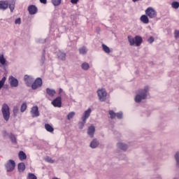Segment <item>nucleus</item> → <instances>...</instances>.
Masks as SVG:
<instances>
[{
    "label": "nucleus",
    "instance_id": "obj_1",
    "mask_svg": "<svg viewBox=\"0 0 179 179\" xmlns=\"http://www.w3.org/2000/svg\"><path fill=\"white\" fill-rule=\"evenodd\" d=\"M149 92V87L146 86L143 90H138L139 94H136L135 97V101L136 103H141L143 100H145L148 97V93Z\"/></svg>",
    "mask_w": 179,
    "mask_h": 179
},
{
    "label": "nucleus",
    "instance_id": "obj_2",
    "mask_svg": "<svg viewBox=\"0 0 179 179\" xmlns=\"http://www.w3.org/2000/svg\"><path fill=\"white\" fill-rule=\"evenodd\" d=\"M127 39L130 45H136V47H140L143 41L140 36H136L134 38L132 36H128Z\"/></svg>",
    "mask_w": 179,
    "mask_h": 179
},
{
    "label": "nucleus",
    "instance_id": "obj_3",
    "mask_svg": "<svg viewBox=\"0 0 179 179\" xmlns=\"http://www.w3.org/2000/svg\"><path fill=\"white\" fill-rule=\"evenodd\" d=\"M1 112H2V115L4 120L6 122H8L10 117V108L6 103H4L2 106Z\"/></svg>",
    "mask_w": 179,
    "mask_h": 179
},
{
    "label": "nucleus",
    "instance_id": "obj_4",
    "mask_svg": "<svg viewBox=\"0 0 179 179\" xmlns=\"http://www.w3.org/2000/svg\"><path fill=\"white\" fill-rule=\"evenodd\" d=\"M96 92H97V95H98V97H99V100L101 102L106 101L107 96H108V92L106 90V89H103V88L99 89Z\"/></svg>",
    "mask_w": 179,
    "mask_h": 179
},
{
    "label": "nucleus",
    "instance_id": "obj_5",
    "mask_svg": "<svg viewBox=\"0 0 179 179\" xmlns=\"http://www.w3.org/2000/svg\"><path fill=\"white\" fill-rule=\"evenodd\" d=\"M145 15L150 17V19H155L157 16V11L155 10L152 7L148 8L145 11Z\"/></svg>",
    "mask_w": 179,
    "mask_h": 179
},
{
    "label": "nucleus",
    "instance_id": "obj_6",
    "mask_svg": "<svg viewBox=\"0 0 179 179\" xmlns=\"http://www.w3.org/2000/svg\"><path fill=\"white\" fill-rule=\"evenodd\" d=\"M16 166L15 162L13 159H9L5 164V168L7 172H13Z\"/></svg>",
    "mask_w": 179,
    "mask_h": 179
},
{
    "label": "nucleus",
    "instance_id": "obj_7",
    "mask_svg": "<svg viewBox=\"0 0 179 179\" xmlns=\"http://www.w3.org/2000/svg\"><path fill=\"white\" fill-rule=\"evenodd\" d=\"M43 86V80L41 78H36L33 84L31 85V89L33 90H36L37 89Z\"/></svg>",
    "mask_w": 179,
    "mask_h": 179
},
{
    "label": "nucleus",
    "instance_id": "obj_8",
    "mask_svg": "<svg viewBox=\"0 0 179 179\" xmlns=\"http://www.w3.org/2000/svg\"><path fill=\"white\" fill-rule=\"evenodd\" d=\"M51 104L55 108H62V99L61 96H57L56 99H55L52 102Z\"/></svg>",
    "mask_w": 179,
    "mask_h": 179
},
{
    "label": "nucleus",
    "instance_id": "obj_9",
    "mask_svg": "<svg viewBox=\"0 0 179 179\" xmlns=\"http://www.w3.org/2000/svg\"><path fill=\"white\" fill-rule=\"evenodd\" d=\"M9 83L11 87H17L19 85V81L13 76L9 77Z\"/></svg>",
    "mask_w": 179,
    "mask_h": 179
},
{
    "label": "nucleus",
    "instance_id": "obj_10",
    "mask_svg": "<svg viewBox=\"0 0 179 179\" xmlns=\"http://www.w3.org/2000/svg\"><path fill=\"white\" fill-rule=\"evenodd\" d=\"M30 113L32 117H38L40 116L38 107L37 106H33L31 109Z\"/></svg>",
    "mask_w": 179,
    "mask_h": 179
},
{
    "label": "nucleus",
    "instance_id": "obj_11",
    "mask_svg": "<svg viewBox=\"0 0 179 179\" xmlns=\"http://www.w3.org/2000/svg\"><path fill=\"white\" fill-rule=\"evenodd\" d=\"M92 112V110L90 108L84 112L83 116L82 117L83 122H87V120L90 117Z\"/></svg>",
    "mask_w": 179,
    "mask_h": 179
},
{
    "label": "nucleus",
    "instance_id": "obj_12",
    "mask_svg": "<svg viewBox=\"0 0 179 179\" xmlns=\"http://www.w3.org/2000/svg\"><path fill=\"white\" fill-rule=\"evenodd\" d=\"M24 81L27 87H31V85L34 82V78L28 75H25L24 77Z\"/></svg>",
    "mask_w": 179,
    "mask_h": 179
},
{
    "label": "nucleus",
    "instance_id": "obj_13",
    "mask_svg": "<svg viewBox=\"0 0 179 179\" xmlns=\"http://www.w3.org/2000/svg\"><path fill=\"white\" fill-rule=\"evenodd\" d=\"M29 15H36L38 13V8L34 5H31L28 7Z\"/></svg>",
    "mask_w": 179,
    "mask_h": 179
},
{
    "label": "nucleus",
    "instance_id": "obj_14",
    "mask_svg": "<svg viewBox=\"0 0 179 179\" xmlns=\"http://www.w3.org/2000/svg\"><path fill=\"white\" fill-rule=\"evenodd\" d=\"M96 131V128L94 126H90L87 129V134L90 138H93Z\"/></svg>",
    "mask_w": 179,
    "mask_h": 179
},
{
    "label": "nucleus",
    "instance_id": "obj_15",
    "mask_svg": "<svg viewBox=\"0 0 179 179\" xmlns=\"http://www.w3.org/2000/svg\"><path fill=\"white\" fill-rule=\"evenodd\" d=\"M8 8V1H0V10H6Z\"/></svg>",
    "mask_w": 179,
    "mask_h": 179
},
{
    "label": "nucleus",
    "instance_id": "obj_16",
    "mask_svg": "<svg viewBox=\"0 0 179 179\" xmlns=\"http://www.w3.org/2000/svg\"><path fill=\"white\" fill-rule=\"evenodd\" d=\"M140 20L144 24H148L150 23V19L146 14L141 15L140 17Z\"/></svg>",
    "mask_w": 179,
    "mask_h": 179
},
{
    "label": "nucleus",
    "instance_id": "obj_17",
    "mask_svg": "<svg viewBox=\"0 0 179 179\" xmlns=\"http://www.w3.org/2000/svg\"><path fill=\"white\" fill-rule=\"evenodd\" d=\"M57 57L59 60L64 62L66 60V54L62 51H59L57 52Z\"/></svg>",
    "mask_w": 179,
    "mask_h": 179
},
{
    "label": "nucleus",
    "instance_id": "obj_18",
    "mask_svg": "<svg viewBox=\"0 0 179 179\" xmlns=\"http://www.w3.org/2000/svg\"><path fill=\"white\" fill-rule=\"evenodd\" d=\"M46 94L51 98H53L57 92L55 91V90L53 89H50V88H46Z\"/></svg>",
    "mask_w": 179,
    "mask_h": 179
},
{
    "label": "nucleus",
    "instance_id": "obj_19",
    "mask_svg": "<svg viewBox=\"0 0 179 179\" xmlns=\"http://www.w3.org/2000/svg\"><path fill=\"white\" fill-rule=\"evenodd\" d=\"M18 157L21 162H24V160H27V155L24 151H20L18 153Z\"/></svg>",
    "mask_w": 179,
    "mask_h": 179
},
{
    "label": "nucleus",
    "instance_id": "obj_20",
    "mask_svg": "<svg viewBox=\"0 0 179 179\" xmlns=\"http://www.w3.org/2000/svg\"><path fill=\"white\" fill-rule=\"evenodd\" d=\"M17 169L20 173H22L26 169V166L24 162L19 163L17 165Z\"/></svg>",
    "mask_w": 179,
    "mask_h": 179
},
{
    "label": "nucleus",
    "instance_id": "obj_21",
    "mask_svg": "<svg viewBox=\"0 0 179 179\" xmlns=\"http://www.w3.org/2000/svg\"><path fill=\"white\" fill-rule=\"evenodd\" d=\"M45 129L49 133H54L55 131L54 127L50 124H45Z\"/></svg>",
    "mask_w": 179,
    "mask_h": 179
},
{
    "label": "nucleus",
    "instance_id": "obj_22",
    "mask_svg": "<svg viewBox=\"0 0 179 179\" xmlns=\"http://www.w3.org/2000/svg\"><path fill=\"white\" fill-rule=\"evenodd\" d=\"M99 145V143L97 141L96 139H94L90 145V148L92 149L96 148Z\"/></svg>",
    "mask_w": 179,
    "mask_h": 179
},
{
    "label": "nucleus",
    "instance_id": "obj_23",
    "mask_svg": "<svg viewBox=\"0 0 179 179\" xmlns=\"http://www.w3.org/2000/svg\"><path fill=\"white\" fill-rule=\"evenodd\" d=\"M117 148H120L122 150L125 151V150H127L128 146H127V145L124 144L122 143H117Z\"/></svg>",
    "mask_w": 179,
    "mask_h": 179
},
{
    "label": "nucleus",
    "instance_id": "obj_24",
    "mask_svg": "<svg viewBox=\"0 0 179 179\" xmlns=\"http://www.w3.org/2000/svg\"><path fill=\"white\" fill-rule=\"evenodd\" d=\"M81 69L83 70V71H88L90 69V66L89 64V63L87 62H84L81 65Z\"/></svg>",
    "mask_w": 179,
    "mask_h": 179
},
{
    "label": "nucleus",
    "instance_id": "obj_25",
    "mask_svg": "<svg viewBox=\"0 0 179 179\" xmlns=\"http://www.w3.org/2000/svg\"><path fill=\"white\" fill-rule=\"evenodd\" d=\"M80 55H85L87 53V49L86 47L83 46L79 48Z\"/></svg>",
    "mask_w": 179,
    "mask_h": 179
},
{
    "label": "nucleus",
    "instance_id": "obj_26",
    "mask_svg": "<svg viewBox=\"0 0 179 179\" xmlns=\"http://www.w3.org/2000/svg\"><path fill=\"white\" fill-rule=\"evenodd\" d=\"M102 49H103V51L106 54H110L111 52L110 48L105 44L102 45Z\"/></svg>",
    "mask_w": 179,
    "mask_h": 179
},
{
    "label": "nucleus",
    "instance_id": "obj_27",
    "mask_svg": "<svg viewBox=\"0 0 179 179\" xmlns=\"http://www.w3.org/2000/svg\"><path fill=\"white\" fill-rule=\"evenodd\" d=\"M8 137H9L10 140L11 141V143H17V138L14 134H10L8 135Z\"/></svg>",
    "mask_w": 179,
    "mask_h": 179
},
{
    "label": "nucleus",
    "instance_id": "obj_28",
    "mask_svg": "<svg viewBox=\"0 0 179 179\" xmlns=\"http://www.w3.org/2000/svg\"><path fill=\"white\" fill-rule=\"evenodd\" d=\"M6 59L4 57V55H0V64L2 66H4L6 64Z\"/></svg>",
    "mask_w": 179,
    "mask_h": 179
},
{
    "label": "nucleus",
    "instance_id": "obj_29",
    "mask_svg": "<svg viewBox=\"0 0 179 179\" xmlns=\"http://www.w3.org/2000/svg\"><path fill=\"white\" fill-rule=\"evenodd\" d=\"M27 109V103H23L21 106V108H20V112L21 113H24Z\"/></svg>",
    "mask_w": 179,
    "mask_h": 179
},
{
    "label": "nucleus",
    "instance_id": "obj_30",
    "mask_svg": "<svg viewBox=\"0 0 179 179\" xmlns=\"http://www.w3.org/2000/svg\"><path fill=\"white\" fill-rule=\"evenodd\" d=\"M27 179H38V178L34 173H29Z\"/></svg>",
    "mask_w": 179,
    "mask_h": 179
},
{
    "label": "nucleus",
    "instance_id": "obj_31",
    "mask_svg": "<svg viewBox=\"0 0 179 179\" xmlns=\"http://www.w3.org/2000/svg\"><path fill=\"white\" fill-rule=\"evenodd\" d=\"M6 81V77L2 78V79L0 80V90H1V89L4 86Z\"/></svg>",
    "mask_w": 179,
    "mask_h": 179
},
{
    "label": "nucleus",
    "instance_id": "obj_32",
    "mask_svg": "<svg viewBox=\"0 0 179 179\" xmlns=\"http://www.w3.org/2000/svg\"><path fill=\"white\" fill-rule=\"evenodd\" d=\"M15 2L12 1L11 3L9 4V9L10 12H13V10H15Z\"/></svg>",
    "mask_w": 179,
    "mask_h": 179
},
{
    "label": "nucleus",
    "instance_id": "obj_33",
    "mask_svg": "<svg viewBox=\"0 0 179 179\" xmlns=\"http://www.w3.org/2000/svg\"><path fill=\"white\" fill-rule=\"evenodd\" d=\"M171 6H172V8H173V9H178V8H179V2H178V1L172 2Z\"/></svg>",
    "mask_w": 179,
    "mask_h": 179
},
{
    "label": "nucleus",
    "instance_id": "obj_34",
    "mask_svg": "<svg viewBox=\"0 0 179 179\" xmlns=\"http://www.w3.org/2000/svg\"><path fill=\"white\" fill-rule=\"evenodd\" d=\"M14 117H17L19 113V108L17 106H15L13 110Z\"/></svg>",
    "mask_w": 179,
    "mask_h": 179
},
{
    "label": "nucleus",
    "instance_id": "obj_35",
    "mask_svg": "<svg viewBox=\"0 0 179 179\" xmlns=\"http://www.w3.org/2000/svg\"><path fill=\"white\" fill-rule=\"evenodd\" d=\"M108 113L111 120H113L116 117L117 114L113 110H109Z\"/></svg>",
    "mask_w": 179,
    "mask_h": 179
},
{
    "label": "nucleus",
    "instance_id": "obj_36",
    "mask_svg": "<svg viewBox=\"0 0 179 179\" xmlns=\"http://www.w3.org/2000/svg\"><path fill=\"white\" fill-rule=\"evenodd\" d=\"M76 115V113L75 112H71L68 114L67 115V119L68 120H71V119H73L74 117V116Z\"/></svg>",
    "mask_w": 179,
    "mask_h": 179
},
{
    "label": "nucleus",
    "instance_id": "obj_37",
    "mask_svg": "<svg viewBox=\"0 0 179 179\" xmlns=\"http://www.w3.org/2000/svg\"><path fill=\"white\" fill-rule=\"evenodd\" d=\"M45 162L50 163V164H54L55 163V160H53L51 157H46L45 158Z\"/></svg>",
    "mask_w": 179,
    "mask_h": 179
},
{
    "label": "nucleus",
    "instance_id": "obj_38",
    "mask_svg": "<svg viewBox=\"0 0 179 179\" xmlns=\"http://www.w3.org/2000/svg\"><path fill=\"white\" fill-rule=\"evenodd\" d=\"M175 159L176 160L177 166L179 168V152H176L175 155Z\"/></svg>",
    "mask_w": 179,
    "mask_h": 179
},
{
    "label": "nucleus",
    "instance_id": "obj_39",
    "mask_svg": "<svg viewBox=\"0 0 179 179\" xmlns=\"http://www.w3.org/2000/svg\"><path fill=\"white\" fill-rule=\"evenodd\" d=\"M52 5L55 6H59V5H61L62 1H52Z\"/></svg>",
    "mask_w": 179,
    "mask_h": 179
},
{
    "label": "nucleus",
    "instance_id": "obj_40",
    "mask_svg": "<svg viewBox=\"0 0 179 179\" xmlns=\"http://www.w3.org/2000/svg\"><path fill=\"white\" fill-rule=\"evenodd\" d=\"M85 124H86V122L85 121H83L82 122H79V129H83Z\"/></svg>",
    "mask_w": 179,
    "mask_h": 179
},
{
    "label": "nucleus",
    "instance_id": "obj_41",
    "mask_svg": "<svg viewBox=\"0 0 179 179\" xmlns=\"http://www.w3.org/2000/svg\"><path fill=\"white\" fill-rule=\"evenodd\" d=\"M154 41H155V38L153 36H150L148 39V42H149L150 44H152V43H154Z\"/></svg>",
    "mask_w": 179,
    "mask_h": 179
},
{
    "label": "nucleus",
    "instance_id": "obj_42",
    "mask_svg": "<svg viewBox=\"0 0 179 179\" xmlns=\"http://www.w3.org/2000/svg\"><path fill=\"white\" fill-rule=\"evenodd\" d=\"M116 117H117V119H119V120L122 119V117H123V114H122V113H116Z\"/></svg>",
    "mask_w": 179,
    "mask_h": 179
},
{
    "label": "nucleus",
    "instance_id": "obj_43",
    "mask_svg": "<svg viewBox=\"0 0 179 179\" xmlns=\"http://www.w3.org/2000/svg\"><path fill=\"white\" fill-rule=\"evenodd\" d=\"M15 24H21V18H17L15 21Z\"/></svg>",
    "mask_w": 179,
    "mask_h": 179
},
{
    "label": "nucleus",
    "instance_id": "obj_44",
    "mask_svg": "<svg viewBox=\"0 0 179 179\" xmlns=\"http://www.w3.org/2000/svg\"><path fill=\"white\" fill-rule=\"evenodd\" d=\"M175 38H179V31L178 30H176L175 31Z\"/></svg>",
    "mask_w": 179,
    "mask_h": 179
},
{
    "label": "nucleus",
    "instance_id": "obj_45",
    "mask_svg": "<svg viewBox=\"0 0 179 179\" xmlns=\"http://www.w3.org/2000/svg\"><path fill=\"white\" fill-rule=\"evenodd\" d=\"M78 2V1H71V3H73V5H76Z\"/></svg>",
    "mask_w": 179,
    "mask_h": 179
},
{
    "label": "nucleus",
    "instance_id": "obj_46",
    "mask_svg": "<svg viewBox=\"0 0 179 179\" xmlns=\"http://www.w3.org/2000/svg\"><path fill=\"white\" fill-rule=\"evenodd\" d=\"M41 3H44L45 5L47 3V1H41Z\"/></svg>",
    "mask_w": 179,
    "mask_h": 179
},
{
    "label": "nucleus",
    "instance_id": "obj_47",
    "mask_svg": "<svg viewBox=\"0 0 179 179\" xmlns=\"http://www.w3.org/2000/svg\"><path fill=\"white\" fill-rule=\"evenodd\" d=\"M63 92V90L62 88L59 89V94H62Z\"/></svg>",
    "mask_w": 179,
    "mask_h": 179
},
{
    "label": "nucleus",
    "instance_id": "obj_48",
    "mask_svg": "<svg viewBox=\"0 0 179 179\" xmlns=\"http://www.w3.org/2000/svg\"><path fill=\"white\" fill-rule=\"evenodd\" d=\"M53 179H59V178H53Z\"/></svg>",
    "mask_w": 179,
    "mask_h": 179
},
{
    "label": "nucleus",
    "instance_id": "obj_49",
    "mask_svg": "<svg viewBox=\"0 0 179 179\" xmlns=\"http://www.w3.org/2000/svg\"><path fill=\"white\" fill-rule=\"evenodd\" d=\"M52 1H61V0H52Z\"/></svg>",
    "mask_w": 179,
    "mask_h": 179
},
{
    "label": "nucleus",
    "instance_id": "obj_50",
    "mask_svg": "<svg viewBox=\"0 0 179 179\" xmlns=\"http://www.w3.org/2000/svg\"><path fill=\"white\" fill-rule=\"evenodd\" d=\"M71 1H79V0H71Z\"/></svg>",
    "mask_w": 179,
    "mask_h": 179
},
{
    "label": "nucleus",
    "instance_id": "obj_51",
    "mask_svg": "<svg viewBox=\"0 0 179 179\" xmlns=\"http://www.w3.org/2000/svg\"><path fill=\"white\" fill-rule=\"evenodd\" d=\"M39 1H47V0H39Z\"/></svg>",
    "mask_w": 179,
    "mask_h": 179
}]
</instances>
